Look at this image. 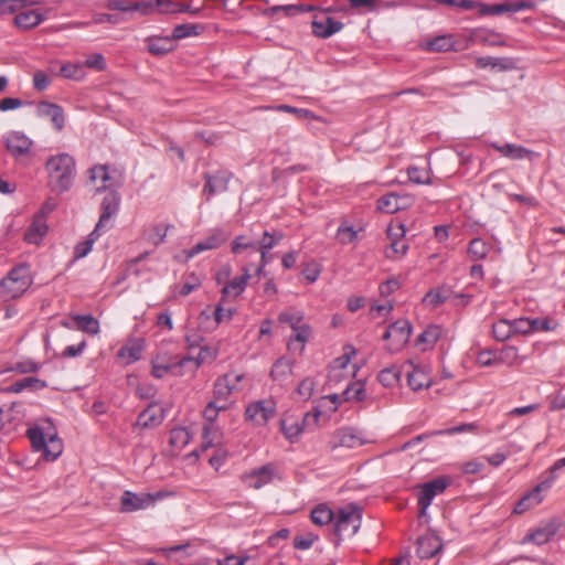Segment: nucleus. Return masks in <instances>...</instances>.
I'll return each instance as SVG.
<instances>
[{"label": "nucleus", "mask_w": 565, "mask_h": 565, "mask_svg": "<svg viewBox=\"0 0 565 565\" xmlns=\"http://www.w3.org/2000/svg\"><path fill=\"white\" fill-rule=\"evenodd\" d=\"M292 372V361L286 358L278 359L271 367L270 377L284 382Z\"/></svg>", "instance_id": "nucleus-41"}, {"label": "nucleus", "mask_w": 565, "mask_h": 565, "mask_svg": "<svg viewBox=\"0 0 565 565\" xmlns=\"http://www.w3.org/2000/svg\"><path fill=\"white\" fill-rule=\"evenodd\" d=\"M31 446L35 451H42L46 460H55L63 451L62 440L57 437L51 420L34 425L26 430Z\"/></svg>", "instance_id": "nucleus-2"}, {"label": "nucleus", "mask_w": 565, "mask_h": 565, "mask_svg": "<svg viewBox=\"0 0 565 565\" xmlns=\"http://www.w3.org/2000/svg\"><path fill=\"white\" fill-rule=\"evenodd\" d=\"M33 3L29 0H0V14H12Z\"/></svg>", "instance_id": "nucleus-58"}, {"label": "nucleus", "mask_w": 565, "mask_h": 565, "mask_svg": "<svg viewBox=\"0 0 565 565\" xmlns=\"http://www.w3.org/2000/svg\"><path fill=\"white\" fill-rule=\"evenodd\" d=\"M31 284L29 266L25 264L18 265L0 280V299L3 301L15 299L22 296Z\"/></svg>", "instance_id": "nucleus-3"}, {"label": "nucleus", "mask_w": 565, "mask_h": 565, "mask_svg": "<svg viewBox=\"0 0 565 565\" xmlns=\"http://www.w3.org/2000/svg\"><path fill=\"white\" fill-rule=\"evenodd\" d=\"M407 175L411 182L416 184H430V174L427 170L418 167H409L407 169Z\"/></svg>", "instance_id": "nucleus-60"}, {"label": "nucleus", "mask_w": 565, "mask_h": 565, "mask_svg": "<svg viewBox=\"0 0 565 565\" xmlns=\"http://www.w3.org/2000/svg\"><path fill=\"white\" fill-rule=\"evenodd\" d=\"M335 439L339 446L347 448H355L364 444L360 433L349 427L339 429L335 434Z\"/></svg>", "instance_id": "nucleus-30"}, {"label": "nucleus", "mask_w": 565, "mask_h": 565, "mask_svg": "<svg viewBox=\"0 0 565 565\" xmlns=\"http://www.w3.org/2000/svg\"><path fill=\"white\" fill-rule=\"evenodd\" d=\"M416 545V554L422 559L430 558L441 550L439 539L431 534L418 537Z\"/></svg>", "instance_id": "nucleus-22"}, {"label": "nucleus", "mask_w": 565, "mask_h": 565, "mask_svg": "<svg viewBox=\"0 0 565 565\" xmlns=\"http://www.w3.org/2000/svg\"><path fill=\"white\" fill-rule=\"evenodd\" d=\"M7 151L15 159L24 158L31 153L33 141L20 131H11L3 137Z\"/></svg>", "instance_id": "nucleus-10"}, {"label": "nucleus", "mask_w": 565, "mask_h": 565, "mask_svg": "<svg viewBox=\"0 0 565 565\" xmlns=\"http://www.w3.org/2000/svg\"><path fill=\"white\" fill-rule=\"evenodd\" d=\"M476 429H477V425L473 424V423H469V424H461V425H458V426H455V427H451V428H447V429L434 430L431 433L414 437L409 441L405 443L402 448L403 449H407V448L416 445L417 443H419V441H422L425 438L430 437V436L455 435V434H460V433H466V431H475Z\"/></svg>", "instance_id": "nucleus-25"}, {"label": "nucleus", "mask_w": 565, "mask_h": 565, "mask_svg": "<svg viewBox=\"0 0 565 565\" xmlns=\"http://www.w3.org/2000/svg\"><path fill=\"white\" fill-rule=\"evenodd\" d=\"M71 319L75 322L76 329L90 335L99 333V322L92 315H72Z\"/></svg>", "instance_id": "nucleus-31"}, {"label": "nucleus", "mask_w": 565, "mask_h": 565, "mask_svg": "<svg viewBox=\"0 0 565 565\" xmlns=\"http://www.w3.org/2000/svg\"><path fill=\"white\" fill-rule=\"evenodd\" d=\"M316 388V381L312 377H305L297 386V394L303 401H308Z\"/></svg>", "instance_id": "nucleus-64"}, {"label": "nucleus", "mask_w": 565, "mask_h": 565, "mask_svg": "<svg viewBox=\"0 0 565 565\" xmlns=\"http://www.w3.org/2000/svg\"><path fill=\"white\" fill-rule=\"evenodd\" d=\"M343 355L337 358L333 361V366L328 375V382H339L340 380V372L348 366V364L351 361L352 355L355 354V350L352 347H347Z\"/></svg>", "instance_id": "nucleus-36"}, {"label": "nucleus", "mask_w": 565, "mask_h": 565, "mask_svg": "<svg viewBox=\"0 0 565 565\" xmlns=\"http://www.w3.org/2000/svg\"><path fill=\"white\" fill-rule=\"evenodd\" d=\"M561 522L557 519H552L541 524L535 530L529 532L521 541V544L533 543L535 545H544L548 543L557 534Z\"/></svg>", "instance_id": "nucleus-11"}, {"label": "nucleus", "mask_w": 565, "mask_h": 565, "mask_svg": "<svg viewBox=\"0 0 565 565\" xmlns=\"http://www.w3.org/2000/svg\"><path fill=\"white\" fill-rule=\"evenodd\" d=\"M303 312L295 308L282 311L278 316V321L288 324L292 331L303 323Z\"/></svg>", "instance_id": "nucleus-48"}, {"label": "nucleus", "mask_w": 565, "mask_h": 565, "mask_svg": "<svg viewBox=\"0 0 565 565\" xmlns=\"http://www.w3.org/2000/svg\"><path fill=\"white\" fill-rule=\"evenodd\" d=\"M334 512L324 503L318 504L310 514L311 521L317 525H327L334 521Z\"/></svg>", "instance_id": "nucleus-44"}, {"label": "nucleus", "mask_w": 565, "mask_h": 565, "mask_svg": "<svg viewBox=\"0 0 565 565\" xmlns=\"http://www.w3.org/2000/svg\"><path fill=\"white\" fill-rule=\"evenodd\" d=\"M248 248L257 252V243L247 239V237L244 235L236 236L232 242L231 250L233 254H241L243 250Z\"/></svg>", "instance_id": "nucleus-62"}, {"label": "nucleus", "mask_w": 565, "mask_h": 565, "mask_svg": "<svg viewBox=\"0 0 565 565\" xmlns=\"http://www.w3.org/2000/svg\"><path fill=\"white\" fill-rule=\"evenodd\" d=\"M105 8L108 10H117L122 12L139 11L141 14L147 15L153 12L152 1L142 2H128L125 0H107Z\"/></svg>", "instance_id": "nucleus-21"}, {"label": "nucleus", "mask_w": 565, "mask_h": 565, "mask_svg": "<svg viewBox=\"0 0 565 565\" xmlns=\"http://www.w3.org/2000/svg\"><path fill=\"white\" fill-rule=\"evenodd\" d=\"M38 115L41 117L50 118L58 131L63 129L65 122L64 111L60 105L49 102H41L38 105Z\"/></svg>", "instance_id": "nucleus-23"}, {"label": "nucleus", "mask_w": 565, "mask_h": 565, "mask_svg": "<svg viewBox=\"0 0 565 565\" xmlns=\"http://www.w3.org/2000/svg\"><path fill=\"white\" fill-rule=\"evenodd\" d=\"M148 51L153 55H164L174 49V40L172 36L148 38Z\"/></svg>", "instance_id": "nucleus-32"}, {"label": "nucleus", "mask_w": 565, "mask_h": 565, "mask_svg": "<svg viewBox=\"0 0 565 565\" xmlns=\"http://www.w3.org/2000/svg\"><path fill=\"white\" fill-rule=\"evenodd\" d=\"M103 233L104 232H97V234H96V227H95L85 241L78 243L75 246V248H74L75 258H83V257L87 256L90 253L94 243L102 236Z\"/></svg>", "instance_id": "nucleus-47"}, {"label": "nucleus", "mask_w": 565, "mask_h": 565, "mask_svg": "<svg viewBox=\"0 0 565 565\" xmlns=\"http://www.w3.org/2000/svg\"><path fill=\"white\" fill-rule=\"evenodd\" d=\"M188 361H192V356H184L179 359L175 362L170 363H159L158 361L152 362L151 374L156 379H162L168 373H173L174 375H179V369L183 367Z\"/></svg>", "instance_id": "nucleus-27"}, {"label": "nucleus", "mask_w": 565, "mask_h": 565, "mask_svg": "<svg viewBox=\"0 0 565 565\" xmlns=\"http://www.w3.org/2000/svg\"><path fill=\"white\" fill-rule=\"evenodd\" d=\"M451 291L448 287H439L433 290H429L424 299L423 302L431 306V307H438L443 305L445 301L450 299Z\"/></svg>", "instance_id": "nucleus-43"}, {"label": "nucleus", "mask_w": 565, "mask_h": 565, "mask_svg": "<svg viewBox=\"0 0 565 565\" xmlns=\"http://www.w3.org/2000/svg\"><path fill=\"white\" fill-rule=\"evenodd\" d=\"M232 177L233 174L226 170H221L216 173H205L203 193H207V200L216 193L226 192Z\"/></svg>", "instance_id": "nucleus-16"}, {"label": "nucleus", "mask_w": 565, "mask_h": 565, "mask_svg": "<svg viewBox=\"0 0 565 565\" xmlns=\"http://www.w3.org/2000/svg\"><path fill=\"white\" fill-rule=\"evenodd\" d=\"M43 21V15L36 10H26L20 12L14 18V23L19 29L28 30L39 25Z\"/></svg>", "instance_id": "nucleus-35"}, {"label": "nucleus", "mask_w": 565, "mask_h": 565, "mask_svg": "<svg viewBox=\"0 0 565 565\" xmlns=\"http://www.w3.org/2000/svg\"><path fill=\"white\" fill-rule=\"evenodd\" d=\"M46 387V382L43 380H40L38 377H24L22 380H19L14 383H12L10 386L6 388V392L8 393H21L24 390H43Z\"/></svg>", "instance_id": "nucleus-34"}, {"label": "nucleus", "mask_w": 565, "mask_h": 565, "mask_svg": "<svg viewBox=\"0 0 565 565\" xmlns=\"http://www.w3.org/2000/svg\"><path fill=\"white\" fill-rule=\"evenodd\" d=\"M362 508L350 503L338 510L334 515V533L338 536H353L361 526Z\"/></svg>", "instance_id": "nucleus-4"}, {"label": "nucleus", "mask_w": 565, "mask_h": 565, "mask_svg": "<svg viewBox=\"0 0 565 565\" xmlns=\"http://www.w3.org/2000/svg\"><path fill=\"white\" fill-rule=\"evenodd\" d=\"M47 185L56 193L68 191L76 175L75 159L68 153L51 156L45 162Z\"/></svg>", "instance_id": "nucleus-1"}, {"label": "nucleus", "mask_w": 565, "mask_h": 565, "mask_svg": "<svg viewBox=\"0 0 565 565\" xmlns=\"http://www.w3.org/2000/svg\"><path fill=\"white\" fill-rule=\"evenodd\" d=\"M424 49L430 52H448L456 50L454 36L448 35H438L433 40L427 41L424 44Z\"/></svg>", "instance_id": "nucleus-37"}, {"label": "nucleus", "mask_w": 565, "mask_h": 565, "mask_svg": "<svg viewBox=\"0 0 565 565\" xmlns=\"http://www.w3.org/2000/svg\"><path fill=\"white\" fill-rule=\"evenodd\" d=\"M89 178L93 181H97V180L102 181V186L97 188V191H99L100 189H107L108 188L107 182L110 180V175L108 173L107 166L98 164V166L93 167L89 170Z\"/></svg>", "instance_id": "nucleus-61"}, {"label": "nucleus", "mask_w": 565, "mask_h": 565, "mask_svg": "<svg viewBox=\"0 0 565 565\" xmlns=\"http://www.w3.org/2000/svg\"><path fill=\"white\" fill-rule=\"evenodd\" d=\"M191 440V434L186 428L179 427L170 431V444L179 449L185 447Z\"/></svg>", "instance_id": "nucleus-55"}, {"label": "nucleus", "mask_w": 565, "mask_h": 565, "mask_svg": "<svg viewBox=\"0 0 565 565\" xmlns=\"http://www.w3.org/2000/svg\"><path fill=\"white\" fill-rule=\"evenodd\" d=\"M335 237L343 245L352 244L358 241V231L352 225L343 222L338 227Z\"/></svg>", "instance_id": "nucleus-53"}, {"label": "nucleus", "mask_w": 565, "mask_h": 565, "mask_svg": "<svg viewBox=\"0 0 565 565\" xmlns=\"http://www.w3.org/2000/svg\"><path fill=\"white\" fill-rule=\"evenodd\" d=\"M170 225L157 224L143 232V238L154 246H159L166 241Z\"/></svg>", "instance_id": "nucleus-45"}, {"label": "nucleus", "mask_w": 565, "mask_h": 565, "mask_svg": "<svg viewBox=\"0 0 565 565\" xmlns=\"http://www.w3.org/2000/svg\"><path fill=\"white\" fill-rule=\"evenodd\" d=\"M489 252V245L482 238H473L468 245V254L472 260L486 258Z\"/></svg>", "instance_id": "nucleus-52"}, {"label": "nucleus", "mask_w": 565, "mask_h": 565, "mask_svg": "<svg viewBox=\"0 0 565 565\" xmlns=\"http://www.w3.org/2000/svg\"><path fill=\"white\" fill-rule=\"evenodd\" d=\"M311 337V328L308 323H301L299 327H297L294 330V335L290 337L288 341V349L289 350H296L295 342H299V352L302 353L305 350V343L310 339Z\"/></svg>", "instance_id": "nucleus-40"}, {"label": "nucleus", "mask_w": 565, "mask_h": 565, "mask_svg": "<svg viewBox=\"0 0 565 565\" xmlns=\"http://www.w3.org/2000/svg\"><path fill=\"white\" fill-rule=\"evenodd\" d=\"M273 476L274 467L271 465H265L247 473L245 476V481L250 488L260 489L273 480Z\"/></svg>", "instance_id": "nucleus-26"}, {"label": "nucleus", "mask_w": 565, "mask_h": 565, "mask_svg": "<svg viewBox=\"0 0 565 565\" xmlns=\"http://www.w3.org/2000/svg\"><path fill=\"white\" fill-rule=\"evenodd\" d=\"M282 238H284V234L280 231H274V232L265 231L263 233L262 239L257 243V249L270 250Z\"/></svg>", "instance_id": "nucleus-54"}, {"label": "nucleus", "mask_w": 565, "mask_h": 565, "mask_svg": "<svg viewBox=\"0 0 565 565\" xmlns=\"http://www.w3.org/2000/svg\"><path fill=\"white\" fill-rule=\"evenodd\" d=\"M450 486L448 477H438L419 486L417 502L419 507V516L426 515L428 507L434 498L441 494Z\"/></svg>", "instance_id": "nucleus-6"}, {"label": "nucleus", "mask_w": 565, "mask_h": 565, "mask_svg": "<svg viewBox=\"0 0 565 565\" xmlns=\"http://www.w3.org/2000/svg\"><path fill=\"white\" fill-rule=\"evenodd\" d=\"M407 383L408 386L416 392L429 387L431 385V380L424 370L414 367V370L407 374Z\"/></svg>", "instance_id": "nucleus-39"}, {"label": "nucleus", "mask_w": 565, "mask_h": 565, "mask_svg": "<svg viewBox=\"0 0 565 565\" xmlns=\"http://www.w3.org/2000/svg\"><path fill=\"white\" fill-rule=\"evenodd\" d=\"M166 417V411L157 403H150L137 418L136 426L141 429H151L161 425Z\"/></svg>", "instance_id": "nucleus-17"}, {"label": "nucleus", "mask_w": 565, "mask_h": 565, "mask_svg": "<svg viewBox=\"0 0 565 565\" xmlns=\"http://www.w3.org/2000/svg\"><path fill=\"white\" fill-rule=\"evenodd\" d=\"M393 342L391 343L390 351H399L409 340L412 333V324L408 320L399 319L392 324Z\"/></svg>", "instance_id": "nucleus-20"}, {"label": "nucleus", "mask_w": 565, "mask_h": 565, "mask_svg": "<svg viewBox=\"0 0 565 565\" xmlns=\"http://www.w3.org/2000/svg\"><path fill=\"white\" fill-rule=\"evenodd\" d=\"M204 31V26L198 23H184L175 25L171 36L173 40H182L189 36L200 35Z\"/></svg>", "instance_id": "nucleus-42"}, {"label": "nucleus", "mask_w": 565, "mask_h": 565, "mask_svg": "<svg viewBox=\"0 0 565 565\" xmlns=\"http://www.w3.org/2000/svg\"><path fill=\"white\" fill-rule=\"evenodd\" d=\"M441 330L438 326H429L417 338V343L433 347L439 339Z\"/></svg>", "instance_id": "nucleus-57"}, {"label": "nucleus", "mask_w": 565, "mask_h": 565, "mask_svg": "<svg viewBox=\"0 0 565 565\" xmlns=\"http://www.w3.org/2000/svg\"><path fill=\"white\" fill-rule=\"evenodd\" d=\"M250 278L249 268L247 266L243 267V275L235 277L227 285L222 288L223 297L228 295L239 296L246 288L247 281Z\"/></svg>", "instance_id": "nucleus-33"}, {"label": "nucleus", "mask_w": 565, "mask_h": 565, "mask_svg": "<svg viewBox=\"0 0 565 565\" xmlns=\"http://www.w3.org/2000/svg\"><path fill=\"white\" fill-rule=\"evenodd\" d=\"M276 412L273 401H259L250 404L246 411V419L254 422L256 425H265Z\"/></svg>", "instance_id": "nucleus-14"}, {"label": "nucleus", "mask_w": 565, "mask_h": 565, "mask_svg": "<svg viewBox=\"0 0 565 565\" xmlns=\"http://www.w3.org/2000/svg\"><path fill=\"white\" fill-rule=\"evenodd\" d=\"M477 65L481 68L491 67L500 71H509L514 68V62L510 57H479L477 58Z\"/></svg>", "instance_id": "nucleus-38"}, {"label": "nucleus", "mask_w": 565, "mask_h": 565, "mask_svg": "<svg viewBox=\"0 0 565 565\" xmlns=\"http://www.w3.org/2000/svg\"><path fill=\"white\" fill-rule=\"evenodd\" d=\"M556 478L557 475L555 472L551 473L550 468L545 475L542 476L541 481L519 500L514 507V512L516 514H522L531 508L539 505L543 501L542 492L551 489Z\"/></svg>", "instance_id": "nucleus-5"}, {"label": "nucleus", "mask_w": 565, "mask_h": 565, "mask_svg": "<svg viewBox=\"0 0 565 565\" xmlns=\"http://www.w3.org/2000/svg\"><path fill=\"white\" fill-rule=\"evenodd\" d=\"M491 147L500 152L503 157L521 160V159H532L535 154L532 150L524 148L522 146H516L514 143H504L500 145L498 142H492Z\"/></svg>", "instance_id": "nucleus-24"}, {"label": "nucleus", "mask_w": 565, "mask_h": 565, "mask_svg": "<svg viewBox=\"0 0 565 565\" xmlns=\"http://www.w3.org/2000/svg\"><path fill=\"white\" fill-rule=\"evenodd\" d=\"M159 493L153 495L151 493H135L125 491L120 500V510L122 512H134L149 508L156 502Z\"/></svg>", "instance_id": "nucleus-13"}, {"label": "nucleus", "mask_w": 565, "mask_h": 565, "mask_svg": "<svg viewBox=\"0 0 565 565\" xmlns=\"http://www.w3.org/2000/svg\"><path fill=\"white\" fill-rule=\"evenodd\" d=\"M377 380L383 386L393 387L401 380V371L397 366L385 367L379 373Z\"/></svg>", "instance_id": "nucleus-51"}, {"label": "nucleus", "mask_w": 565, "mask_h": 565, "mask_svg": "<svg viewBox=\"0 0 565 565\" xmlns=\"http://www.w3.org/2000/svg\"><path fill=\"white\" fill-rule=\"evenodd\" d=\"M320 415L321 412L317 409L315 413H307L301 422L292 420L291 418L281 419V431L290 443H295L305 427H315L317 425Z\"/></svg>", "instance_id": "nucleus-9"}, {"label": "nucleus", "mask_w": 565, "mask_h": 565, "mask_svg": "<svg viewBox=\"0 0 565 565\" xmlns=\"http://www.w3.org/2000/svg\"><path fill=\"white\" fill-rule=\"evenodd\" d=\"M120 196L116 191L107 192L100 204V215L99 220L96 223V233L97 232H106L111 226V217L115 216L119 211Z\"/></svg>", "instance_id": "nucleus-8"}, {"label": "nucleus", "mask_w": 565, "mask_h": 565, "mask_svg": "<svg viewBox=\"0 0 565 565\" xmlns=\"http://www.w3.org/2000/svg\"><path fill=\"white\" fill-rule=\"evenodd\" d=\"M343 398L345 402L356 401L362 402L366 398L364 383L361 381L353 382L343 391Z\"/></svg>", "instance_id": "nucleus-46"}, {"label": "nucleus", "mask_w": 565, "mask_h": 565, "mask_svg": "<svg viewBox=\"0 0 565 565\" xmlns=\"http://www.w3.org/2000/svg\"><path fill=\"white\" fill-rule=\"evenodd\" d=\"M331 11H333V9L328 8L326 10H319V12L315 14L311 29L313 35L317 38L328 39L342 30L343 23L328 15Z\"/></svg>", "instance_id": "nucleus-7"}, {"label": "nucleus", "mask_w": 565, "mask_h": 565, "mask_svg": "<svg viewBox=\"0 0 565 565\" xmlns=\"http://www.w3.org/2000/svg\"><path fill=\"white\" fill-rule=\"evenodd\" d=\"M244 379L243 374H236L234 372L226 373L222 377H218L214 383V401L225 404L227 397L233 391L236 390V385L232 384V381L241 382Z\"/></svg>", "instance_id": "nucleus-19"}, {"label": "nucleus", "mask_w": 565, "mask_h": 565, "mask_svg": "<svg viewBox=\"0 0 565 565\" xmlns=\"http://www.w3.org/2000/svg\"><path fill=\"white\" fill-rule=\"evenodd\" d=\"M468 42L490 46H505L504 35L492 29L475 28L469 31Z\"/></svg>", "instance_id": "nucleus-18"}, {"label": "nucleus", "mask_w": 565, "mask_h": 565, "mask_svg": "<svg viewBox=\"0 0 565 565\" xmlns=\"http://www.w3.org/2000/svg\"><path fill=\"white\" fill-rule=\"evenodd\" d=\"M413 203L414 199L412 195L388 193L377 200L376 207L383 213L393 214L408 209Z\"/></svg>", "instance_id": "nucleus-12"}, {"label": "nucleus", "mask_w": 565, "mask_h": 565, "mask_svg": "<svg viewBox=\"0 0 565 565\" xmlns=\"http://www.w3.org/2000/svg\"><path fill=\"white\" fill-rule=\"evenodd\" d=\"M532 331H552L557 327V322L550 318H535L531 322H526Z\"/></svg>", "instance_id": "nucleus-63"}, {"label": "nucleus", "mask_w": 565, "mask_h": 565, "mask_svg": "<svg viewBox=\"0 0 565 565\" xmlns=\"http://www.w3.org/2000/svg\"><path fill=\"white\" fill-rule=\"evenodd\" d=\"M217 356V350L212 347H201L200 352L196 358H192V361H188V363H193L194 369H198L202 363L206 361H214Z\"/></svg>", "instance_id": "nucleus-59"}, {"label": "nucleus", "mask_w": 565, "mask_h": 565, "mask_svg": "<svg viewBox=\"0 0 565 565\" xmlns=\"http://www.w3.org/2000/svg\"><path fill=\"white\" fill-rule=\"evenodd\" d=\"M153 2V11L157 10L160 13H190V14H199L201 12V8H192L189 4L180 3V2H164L160 0L152 1Z\"/></svg>", "instance_id": "nucleus-29"}, {"label": "nucleus", "mask_w": 565, "mask_h": 565, "mask_svg": "<svg viewBox=\"0 0 565 565\" xmlns=\"http://www.w3.org/2000/svg\"><path fill=\"white\" fill-rule=\"evenodd\" d=\"M60 75L67 79L82 81L85 77L84 65L81 63H65L60 68Z\"/></svg>", "instance_id": "nucleus-50"}, {"label": "nucleus", "mask_w": 565, "mask_h": 565, "mask_svg": "<svg viewBox=\"0 0 565 565\" xmlns=\"http://www.w3.org/2000/svg\"><path fill=\"white\" fill-rule=\"evenodd\" d=\"M408 244L405 241L392 242L390 246L384 250L387 259H399L404 257L408 252Z\"/></svg>", "instance_id": "nucleus-56"}, {"label": "nucleus", "mask_w": 565, "mask_h": 565, "mask_svg": "<svg viewBox=\"0 0 565 565\" xmlns=\"http://www.w3.org/2000/svg\"><path fill=\"white\" fill-rule=\"evenodd\" d=\"M492 334L497 341L503 342L513 335L512 322L505 319L499 320L492 324Z\"/></svg>", "instance_id": "nucleus-49"}, {"label": "nucleus", "mask_w": 565, "mask_h": 565, "mask_svg": "<svg viewBox=\"0 0 565 565\" xmlns=\"http://www.w3.org/2000/svg\"><path fill=\"white\" fill-rule=\"evenodd\" d=\"M228 237H230V234L227 232H225L224 230H221V228L212 230L210 235L206 238L198 242L188 252V258H192L205 250L218 248L227 241Z\"/></svg>", "instance_id": "nucleus-15"}, {"label": "nucleus", "mask_w": 565, "mask_h": 565, "mask_svg": "<svg viewBox=\"0 0 565 565\" xmlns=\"http://www.w3.org/2000/svg\"><path fill=\"white\" fill-rule=\"evenodd\" d=\"M49 226L45 220L33 216V220L24 233V241L29 244L38 245L46 235Z\"/></svg>", "instance_id": "nucleus-28"}]
</instances>
